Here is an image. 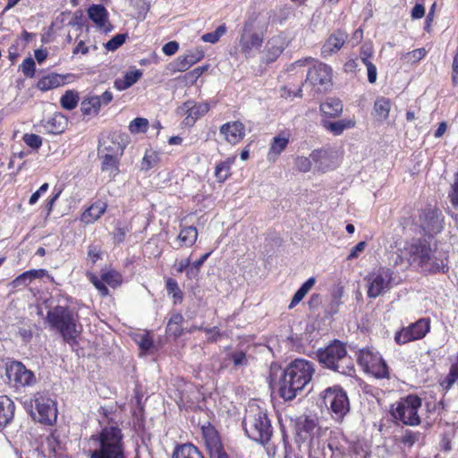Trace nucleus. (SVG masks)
Returning a JSON list of instances; mask_svg holds the SVG:
<instances>
[{
  "label": "nucleus",
  "instance_id": "50",
  "mask_svg": "<svg viewBox=\"0 0 458 458\" xmlns=\"http://www.w3.org/2000/svg\"><path fill=\"white\" fill-rule=\"evenodd\" d=\"M458 379V369L455 365H452L449 373L445 377V379L441 382V386L445 388L446 390H449L453 385L455 383V381Z\"/></svg>",
  "mask_w": 458,
  "mask_h": 458
},
{
  "label": "nucleus",
  "instance_id": "6",
  "mask_svg": "<svg viewBox=\"0 0 458 458\" xmlns=\"http://www.w3.org/2000/svg\"><path fill=\"white\" fill-rule=\"evenodd\" d=\"M247 437L253 441L265 445L272 436V426L266 411L260 407L250 406L242 421Z\"/></svg>",
  "mask_w": 458,
  "mask_h": 458
},
{
  "label": "nucleus",
  "instance_id": "11",
  "mask_svg": "<svg viewBox=\"0 0 458 458\" xmlns=\"http://www.w3.org/2000/svg\"><path fill=\"white\" fill-rule=\"evenodd\" d=\"M324 404L330 410L332 416L336 420H341L349 411L350 403L346 392L335 386L323 392Z\"/></svg>",
  "mask_w": 458,
  "mask_h": 458
},
{
  "label": "nucleus",
  "instance_id": "2",
  "mask_svg": "<svg viewBox=\"0 0 458 458\" xmlns=\"http://www.w3.org/2000/svg\"><path fill=\"white\" fill-rule=\"evenodd\" d=\"M401 259H405L411 266L419 267L424 272L445 273L446 257L444 253L432 250L426 239H413L400 250Z\"/></svg>",
  "mask_w": 458,
  "mask_h": 458
},
{
  "label": "nucleus",
  "instance_id": "30",
  "mask_svg": "<svg viewBox=\"0 0 458 458\" xmlns=\"http://www.w3.org/2000/svg\"><path fill=\"white\" fill-rule=\"evenodd\" d=\"M381 358L377 352L371 349H362L359 353L358 362L367 372L368 369L376 362H378Z\"/></svg>",
  "mask_w": 458,
  "mask_h": 458
},
{
  "label": "nucleus",
  "instance_id": "44",
  "mask_svg": "<svg viewBox=\"0 0 458 458\" xmlns=\"http://www.w3.org/2000/svg\"><path fill=\"white\" fill-rule=\"evenodd\" d=\"M165 286H166V290H167L168 293L172 294V296L174 298V302L175 304L181 303L183 299V293H182V290L179 288L177 282L173 278H169L166 281Z\"/></svg>",
  "mask_w": 458,
  "mask_h": 458
},
{
  "label": "nucleus",
  "instance_id": "5",
  "mask_svg": "<svg viewBox=\"0 0 458 458\" xmlns=\"http://www.w3.org/2000/svg\"><path fill=\"white\" fill-rule=\"evenodd\" d=\"M317 357L322 365L331 370L349 376L354 372L353 360L348 355L345 345L338 340H335L325 349L318 350Z\"/></svg>",
  "mask_w": 458,
  "mask_h": 458
},
{
  "label": "nucleus",
  "instance_id": "9",
  "mask_svg": "<svg viewBox=\"0 0 458 458\" xmlns=\"http://www.w3.org/2000/svg\"><path fill=\"white\" fill-rule=\"evenodd\" d=\"M420 407L421 399L417 395L409 394L392 404L390 411L394 420L405 425L417 426L420 423L418 414Z\"/></svg>",
  "mask_w": 458,
  "mask_h": 458
},
{
  "label": "nucleus",
  "instance_id": "38",
  "mask_svg": "<svg viewBox=\"0 0 458 458\" xmlns=\"http://www.w3.org/2000/svg\"><path fill=\"white\" fill-rule=\"evenodd\" d=\"M321 111L328 116L334 117L343 111V105L339 99L329 98L320 106Z\"/></svg>",
  "mask_w": 458,
  "mask_h": 458
},
{
  "label": "nucleus",
  "instance_id": "22",
  "mask_svg": "<svg viewBox=\"0 0 458 458\" xmlns=\"http://www.w3.org/2000/svg\"><path fill=\"white\" fill-rule=\"evenodd\" d=\"M290 142V135L284 131L272 139L270 148L267 156L268 162H276L279 155L286 148Z\"/></svg>",
  "mask_w": 458,
  "mask_h": 458
},
{
  "label": "nucleus",
  "instance_id": "24",
  "mask_svg": "<svg viewBox=\"0 0 458 458\" xmlns=\"http://www.w3.org/2000/svg\"><path fill=\"white\" fill-rule=\"evenodd\" d=\"M204 56L202 51H189L183 55H180L174 62V70L177 72H185L196 63L199 62Z\"/></svg>",
  "mask_w": 458,
  "mask_h": 458
},
{
  "label": "nucleus",
  "instance_id": "19",
  "mask_svg": "<svg viewBox=\"0 0 458 458\" xmlns=\"http://www.w3.org/2000/svg\"><path fill=\"white\" fill-rule=\"evenodd\" d=\"M209 110L208 103H195L193 101H187L178 107L177 113L182 115H186L184 123L191 126L195 122Z\"/></svg>",
  "mask_w": 458,
  "mask_h": 458
},
{
  "label": "nucleus",
  "instance_id": "39",
  "mask_svg": "<svg viewBox=\"0 0 458 458\" xmlns=\"http://www.w3.org/2000/svg\"><path fill=\"white\" fill-rule=\"evenodd\" d=\"M100 108L99 100L96 96L83 99L81 104V110L85 115H96Z\"/></svg>",
  "mask_w": 458,
  "mask_h": 458
},
{
  "label": "nucleus",
  "instance_id": "42",
  "mask_svg": "<svg viewBox=\"0 0 458 458\" xmlns=\"http://www.w3.org/2000/svg\"><path fill=\"white\" fill-rule=\"evenodd\" d=\"M391 104L388 98H379L374 105L375 112L379 119L385 120L388 117Z\"/></svg>",
  "mask_w": 458,
  "mask_h": 458
},
{
  "label": "nucleus",
  "instance_id": "41",
  "mask_svg": "<svg viewBox=\"0 0 458 458\" xmlns=\"http://www.w3.org/2000/svg\"><path fill=\"white\" fill-rule=\"evenodd\" d=\"M79 102V95L74 90H67L61 97L60 104L61 106L65 110H72L74 109Z\"/></svg>",
  "mask_w": 458,
  "mask_h": 458
},
{
  "label": "nucleus",
  "instance_id": "33",
  "mask_svg": "<svg viewBox=\"0 0 458 458\" xmlns=\"http://www.w3.org/2000/svg\"><path fill=\"white\" fill-rule=\"evenodd\" d=\"M173 458H203V455L193 445L184 444L175 449Z\"/></svg>",
  "mask_w": 458,
  "mask_h": 458
},
{
  "label": "nucleus",
  "instance_id": "48",
  "mask_svg": "<svg viewBox=\"0 0 458 458\" xmlns=\"http://www.w3.org/2000/svg\"><path fill=\"white\" fill-rule=\"evenodd\" d=\"M294 165L298 171L301 173H307L311 170L313 166V161L310 158V156L309 157L299 156L295 158Z\"/></svg>",
  "mask_w": 458,
  "mask_h": 458
},
{
  "label": "nucleus",
  "instance_id": "8",
  "mask_svg": "<svg viewBox=\"0 0 458 458\" xmlns=\"http://www.w3.org/2000/svg\"><path fill=\"white\" fill-rule=\"evenodd\" d=\"M412 223L423 236L434 238L443 232L445 216L440 209L428 206L419 210Z\"/></svg>",
  "mask_w": 458,
  "mask_h": 458
},
{
  "label": "nucleus",
  "instance_id": "10",
  "mask_svg": "<svg viewBox=\"0 0 458 458\" xmlns=\"http://www.w3.org/2000/svg\"><path fill=\"white\" fill-rule=\"evenodd\" d=\"M368 297L375 299L392 289L394 284V272L391 268L380 267L371 271L366 277Z\"/></svg>",
  "mask_w": 458,
  "mask_h": 458
},
{
  "label": "nucleus",
  "instance_id": "46",
  "mask_svg": "<svg viewBox=\"0 0 458 458\" xmlns=\"http://www.w3.org/2000/svg\"><path fill=\"white\" fill-rule=\"evenodd\" d=\"M228 356L235 368L246 367L249 364V359L246 353L242 351L232 352Z\"/></svg>",
  "mask_w": 458,
  "mask_h": 458
},
{
  "label": "nucleus",
  "instance_id": "36",
  "mask_svg": "<svg viewBox=\"0 0 458 458\" xmlns=\"http://www.w3.org/2000/svg\"><path fill=\"white\" fill-rule=\"evenodd\" d=\"M183 320V316L181 313L172 314L166 326V333L174 337L180 336L182 334V324Z\"/></svg>",
  "mask_w": 458,
  "mask_h": 458
},
{
  "label": "nucleus",
  "instance_id": "7",
  "mask_svg": "<svg viewBox=\"0 0 458 458\" xmlns=\"http://www.w3.org/2000/svg\"><path fill=\"white\" fill-rule=\"evenodd\" d=\"M47 321L51 328L57 330L68 343L75 341L81 332L75 315L67 307L56 306L48 310Z\"/></svg>",
  "mask_w": 458,
  "mask_h": 458
},
{
  "label": "nucleus",
  "instance_id": "18",
  "mask_svg": "<svg viewBox=\"0 0 458 458\" xmlns=\"http://www.w3.org/2000/svg\"><path fill=\"white\" fill-rule=\"evenodd\" d=\"M310 158L313 161L314 170L318 172H327L336 167V158L335 152L329 149L318 148L310 153Z\"/></svg>",
  "mask_w": 458,
  "mask_h": 458
},
{
  "label": "nucleus",
  "instance_id": "53",
  "mask_svg": "<svg viewBox=\"0 0 458 458\" xmlns=\"http://www.w3.org/2000/svg\"><path fill=\"white\" fill-rule=\"evenodd\" d=\"M20 69L26 77H33L35 74L34 60L31 57L25 58L20 65Z\"/></svg>",
  "mask_w": 458,
  "mask_h": 458
},
{
  "label": "nucleus",
  "instance_id": "62",
  "mask_svg": "<svg viewBox=\"0 0 458 458\" xmlns=\"http://www.w3.org/2000/svg\"><path fill=\"white\" fill-rule=\"evenodd\" d=\"M90 281L99 291L102 296H106L109 293L108 288L106 286V283L103 280H99L98 277L93 276H91Z\"/></svg>",
  "mask_w": 458,
  "mask_h": 458
},
{
  "label": "nucleus",
  "instance_id": "4",
  "mask_svg": "<svg viewBox=\"0 0 458 458\" xmlns=\"http://www.w3.org/2000/svg\"><path fill=\"white\" fill-rule=\"evenodd\" d=\"M315 372L313 363L296 359L284 369L279 382V394L285 401L293 400L310 382Z\"/></svg>",
  "mask_w": 458,
  "mask_h": 458
},
{
  "label": "nucleus",
  "instance_id": "64",
  "mask_svg": "<svg viewBox=\"0 0 458 458\" xmlns=\"http://www.w3.org/2000/svg\"><path fill=\"white\" fill-rule=\"evenodd\" d=\"M178 48L179 45L177 42L170 41L164 45L162 50L166 55H173L177 52Z\"/></svg>",
  "mask_w": 458,
  "mask_h": 458
},
{
  "label": "nucleus",
  "instance_id": "52",
  "mask_svg": "<svg viewBox=\"0 0 458 458\" xmlns=\"http://www.w3.org/2000/svg\"><path fill=\"white\" fill-rule=\"evenodd\" d=\"M157 155L154 151L146 152L141 162L142 170H149L153 168L157 163Z\"/></svg>",
  "mask_w": 458,
  "mask_h": 458
},
{
  "label": "nucleus",
  "instance_id": "63",
  "mask_svg": "<svg viewBox=\"0 0 458 458\" xmlns=\"http://www.w3.org/2000/svg\"><path fill=\"white\" fill-rule=\"evenodd\" d=\"M204 332L206 333L208 341L209 342H216L220 336V331L216 327L211 328L206 327Z\"/></svg>",
  "mask_w": 458,
  "mask_h": 458
},
{
  "label": "nucleus",
  "instance_id": "15",
  "mask_svg": "<svg viewBox=\"0 0 458 458\" xmlns=\"http://www.w3.org/2000/svg\"><path fill=\"white\" fill-rule=\"evenodd\" d=\"M6 376L9 382H13L16 387L29 386L35 382L32 371L27 369L20 361H13L6 367Z\"/></svg>",
  "mask_w": 458,
  "mask_h": 458
},
{
  "label": "nucleus",
  "instance_id": "49",
  "mask_svg": "<svg viewBox=\"0 0 458 458\" xmlns=\"http://www.w3.org/2000/svg\"><path fill=\"white\" fill-rule=\"evenodd\" d=\"M127 37V34H116L105 44V47L108 51H114L118 49L125 42Z\"/></svg>",
  "mask_w": 458,
  "mask_h": 458
},
{
  "label": "nucleus",
  "instance_id": "26",
  "mask_svg": "<svg viewBox=\"0 0 458 458\" xmlns=\"http://www.w3.org/2000/svg\"><path fill=\"white\" fill-rule=\"evenodd\" d=\"M106 210V204L98 200L87 208L81 215V221L85 224H92L98 220Z\"/></svg>",
  "mask_w": 458,
  "mask_h": 458
},
{
  "label": "nucleus",
  "instance_id": "61",
  "mask_svg": "<svg viewBox=\"0 0 458 458\" xmlns=\"http://www.w3.org/2000/svg\"><path fill=\"white\" fill-rule=\"evenodd\" d=\"M367 246L366 242H360L356 244L350 251L347 256V260L357 259L360 253H362Z\"/></svg>",
  "mask_w": 458,
  "mask_h": 458
},
{
  "label": "nucleus",
  "instance_id": "14",
  "mask_svg": "<svg viewBox=\"0 0 458 458\" xmlns=\"http://www.w3.org/2000/svg\"><path fill=\"white\" fill-rule=\"evenodd\" d=\"M430 330V321L428 318H420L415 323L406 327H403L396 332L394 341L398 344H405L411 341L422 339Z\"/></svg>",
  "mask_w": 458,
  "mask_h": 458
},
{
  "label": "nucleus",
  "instance_id": "34",
  "mask_svg": "<svg viewBox=\"0 0 458 458\" xmlns=\"http://www.w3.org/2000/svg\"><path fill=\"white\" fill-rule=\"evenodd\" d=\"M235 157H228L218 163L215 169V176L219 182H224L230 175L232 165L235 161Z\"/></svg>",
  "mask_w": 458,
  "mask_h": 458
},
{
  "label": "nucleus",
  "instance_id": "59",
  "mask_svg": "<svg viewBox=\"0 0 458 458\" xmlns=\"http://www.w3.org/2000/svg\"><path fill=\"white\" fill-rule=\"evenodd\" d=\"M32 282L31 278H30V276L28 274V271L22 273L19 276H17L13 282L12 285L14 288L21 287V286H27Z\"/></svg>",
  "mask_w": 458,
  "mask_h": 458
},
{
  "label": "nucleus",
  "instance_id": "54",
  "mask_svg": "<svg viewBox=\"0 0 458 458\" xmlns=\"http://www.w3.org/2000/svg\"><path fill=\"white\" fill-rule=\"evenodd\" d=\"M102 280L108 285L115 287L121 283V276L117 272L111 270L102 275Z\"/></svg>",
  "mask_w": 458,
  "mask_h": 458
},
{
  "label": "nucleus",
  "instance_id": "12",
  "mask_svg": "<svg viewBox=\"0 0 458 458\" xmlns=\"http://www.w3.org/2000/svg\"><path fill=\"white\" fill-rule=\"evenodd\" d=\"M333 70L327 64L317 62L307 73V81L318 93L328 91L332 85Z\"/></svg>",
  "mask_w": 458,
  "mask_h": 458
},
{
  "label": "nucleus",
  "instance_id": "35",
  "mask_svg": "<svg viewBox=\"0 0 458 458\" xmlns=\"http://www.w3.org/2000/svg\"><path fill=\"white\" fill-rule=\"evenodd\" d=\"M355 123L352 120L343 119L335 122H326L324 127L334 135H340L344 130L352 128Z\"/></svg>",
  "mask_w": 458,
  "mask_h": 458
},
{
  "label": "nucleus",
  "instance_id": "37",
  "mask_svg": "<svg viewBox=\"0 0 458 458\" xmlns=\"http://www.w3.org/2000/svg\"><path fill=\"white\" fill-rule=\"evenodd\" d=\"M198 238V231L194 226H186L182 228L178 235V240L182 245L186 247L192 246Z\"/></svg>",
  "mask_w": 458,
  "mask_h": 458
},
{
  "label": "nucleus",
  "instance_id": "25",
  "mask_svg": "<svg viewBox=\"0 0 458 458\" xmlns=\"http://www.w3.org/2000/svg\"><path fill=\"white\" fill-rule=\"evenodd\" d=\"M14 403L5 395L0 396V429L5 428L13 419Z\"/></svg>",
  "mask_w": 458,
  "mask_h": 458
},
{
  "label": "nucleus",
  "instance_id": "29",
  "mask_svg": "<svg viewBox=\"0 0 458 458\" xmlns=\"http://www.w3.org/2000/svg\"><path fill=\"white\" fill-rule=\"evenodd\" d=\"M100 157L103 159L102 172L106 173L110 180L114 179L119 174V157L110 154H103Z\"/></svg>",
  "mask_w": 458,
  "mask_h": 458
},
{
  "label": "nucleus",
  "instance_id": "1",
  "mask_svg": "<svg viewBox=\"0 0 458 458\" xmlns=\"http://www.w3.org/2000/svg\"><path fill=\"white\" fill-rule=\"evenodd\" d=\"M124 436L117 425H107L88 439L87 458H127Z\"/></svg>",
  "mask_w": 458,
  "mask_h": 458
},
{
  "label": "nucleus",
  "instance_id": "13",
  "mask_svg": "<svg viewBox=\"0 0 458 458\" xmlns=\"http://www.w3.org/2000/svg\"><path fill=\"white\" fill-rule=\"evenodd\" d=\"M34 403L38 412L35 419L40 423L53 425L57 419V409L55 401L44 393H37L34 396Z\"/></svg>",
  "mask_w": 458,
  "mask_h": 458
},
{
  "label": "nucleus",
  "instance_id": "3",
  "mask_svg": "<svg viewBox=\"0 0 458 458\" xmlns=\"http://www.w3.org/2000/svg\"><path fill=\"white\" fill-rule=\"evenodd\" d=\"M368 454L362 443H350L340 432H330L327 441H311L310 458H367Z\"/></svg>",
  "mask_w": 458,
  "mask_h": 458
},
{
  "label": "nucleus",
  "instance_id": "16",
  "mask_svg": "<svg viewBox=\"0 0 458 458\" xmlns=\"http://www.w3.org/2000/svg\"><path fill=\"white\" fill-rule=\"evenodd\" d=\"M252 23L246 21L240 38L241 51L246 57H250L258 51L263 43V37L257 32H250Z\"/></svg>",
  "mask_w": 458,
  "mask_h": 458
},
{
  "label": "nucleus",
  "instance_id": "55",
  "mask_svg": "<svg viewBox=\"0 0 458 458\" xmlns=\"http://www.w3.org/2000/svg\"><path fill=\"white\" fill-rule=\"evenodd\" d=\"M420 434L419 432H413L411 430H406L401 438V443L405 446H412L420 438Z\"/></svg>",
  "mask_w": 458,
  "mask_h": 458
},
{
  "label": "nucleus",
  "instance_id": "43",
  "mask_svg": "<svg viewBox=\"0 0 458 458\" xmlns=\"http://www.w3.org/2000/svg\"><path fill=\"white\" fill-rule=\"evenodd\" d=\"M367 373L371 374L377 378H386L388 377L389 375L388 367L382 358L378 362L372 365L371 368L368 369Z\"/></svg>",
  "mask_w": 458,
  "mask_h": 458
},
{
  "label": "nucleus",
  "instance_id": "47",
  "mask_svg": "<svg viewBox=\"0 0 458 458\" xmlns=\"http://www.w3.org/2000/svg\"><path fill=\"white\" fill-rule=\"evenodd\" d=\"M148 128V121L146 118L138 117L133 119L129 125L131 133L146 132Z\"/></svg>",
  "mask_w": 458,
  "mask_h": 458
},
{
  "label": "nucleus",
  "instance_id": "58",
  "mask_svg": "<svg viewBox=\"0 0 458 458\" xmlns=\"http://www.w3.org/2000/svg\"><path fill=\"white\" fill-rule=\"evenodd\" d=\"M362 62L367 67L368 81L370 83L376 82V81H377V67L371 62H369V60H368L366 57L362 58Z\"/></svg>",
  "mask_w": 458,
  "mask_h": 458
},
{
  "label": "nucleus",
  "instance_id": "23",
  "mask_svg": "<svg viewBox=\"0 0 458 458\" xmlns=\"http://www.w3.org/2000/svg\"><path fill=\"white\" fill-rule=\"evenodd\" d=\"M347 35L343 31L332 34L321 48V55L326 58L339 51L345 43Z\"/></svg>",
  "mask_w": 458,
  "mask_h": 458
},
{
  "label": "nucleus",
  "instance_id": "60",
  "mask_svg": "<svg viewBox=\"0 0 458 458\" xmlns=\"http://www.w3.org/2000/svg\"><path fill=\"white\" fill-rule=\"evenodd\" d=\"M449 199L453 206L458 207V172L455 174L454 182L449 192Z\"/></svg>",
  "mask_w": 458,
  "mask_h": 458
},
{
  "label": "nucleus",
  "instance_id": "17",
  "mask_svg": "<svg viewBox=\"0 0 458 458\" xmlns=\"http://www.w3.org/2000/svg\"><path fill=\"white\" fill-rule=\"evenodd\" d=\"M87 14L98 30L106 34L113 30L114 27L109 21V13L103 4H93L89 5L87 9Z\"/></svg>",
  "mask_w": 458,
  "mask_h": 458
},
{
  "label": "nucleus",
  "instance_id": "56",
  "mask_svg": "<svg viewBox=\"0 0 458 458\" xmlns=\"http://www.w3.org/2000/svg\"><path fill=\"white\" fill-rule=\"evenodd\" d=\"M24 142L31 148L38 149L42 145V139L40 136L33 133H26L23 136Z\"/></svg>",
  "mask_w": 458,
  "mask_h": 458
},
{
  "label": "nucleus",
  "instance_id": "40",
  "mask_svg": "<svg viewBox=\"0 0 458 458\" xmlns=\"http://www.w3.org/2000/svg\"><path fill=\"white\" fill-rule=\"evenodd\" d=\"M203 436L206 441V445L209 450V453L211 452L212 449L221 447L222 445L219 437L214 428H203Z\"/></svg>",
  "mask_w": 458,
  "mask_h": 458
},
{
  "label": "nucleus",
  "instance_id": "31",
  "mask_svg": "<svg viewBox=\"0 0 458 458\" xmlns=\"http://www.w3.org/2000/svg\"><path fill=\"white\" fill-rule=\"evenodd\" d=\"M65 123L66 121L64 115L55 114L53 117L45 121L42 126L47 132L57 134L64 131Z\"/></svg>",
  "mask_w": 458,
  "mask_h": 458
},
{
  "label": "nucleus",
  "instance_id": "51",
  "mask_svg": "<svg viewBox=\"0 0 458 458\" xmlns=\"http://www.w3.org/2000/svg\"><path fill=\"white\" fill-rule=\"evenodd\" d=\"M206 70L207 66H199L193 69L192 71L185 73V75L183 76L185 83L187 85L194 84Z\"/></svg>",
  "mask_w": 458,
  "mask_h": 458
},
{
  "label": "nucleus",
  "instance_id": "32",
  "mask_svg": "<svg viewBox=\"0 0 458 458\" xmlns=\"http://www.w3.org/2000/svg\"><path fill=\"white\" fill-rule=\"evenodd\" d=\"M123 153V146L114 140H103L98 147V156L103 157V154H110L113 157H120Z\"/></svg>",
  "mask_w": 458,
  "mask_h": 458
},
{
  "label": "nucleus",
  "instance_id": "27",
  "mask_svg": "<svg viewBox=\"0 0 458 458\" xmlns=\"http://www.w3.org/2000/svg\"><path fill=\"white\" fill-rule=\"evenodd\" d=\"M65 84V76L58 73H50L42 77L37 84L41 91H47Z\"/></svg>",
  "mask_w": 458,
  "mask_h": 458
},
{
  "label": "nucleus",
  "instance_id": "21",
  "mask_svg": "<svg viewBox=\"0 0 458 458\" xmlns=\"http://www.w3.org/2000/svg\"><path fill=\"white\" fill-rule=\"evenodd\" d=\"M220 133L228 143L235 145L244 138L245 126L239 121L229 122L221 126Z\"/></svg>",
  "mask_w": 458,
  "mask_h": 458
},
{
  "label": "nucleus",
  "instance_id": "45",
  "mask_svg": "<svg viewBox=\"0 0 458 458\" xmlns=\"http://www.w3.org/2000/svg\"><path fill=\"white\" fill-rule=\"evenodd\" d=\"M227 28L225 24L219 25L216 30L202 35L201 39L204 42L215 44L219 41L222 36L226 33Z\"/></svg>",
  "mask_w": 458,
  "mask_h": 458
},
{
  "label": "nucleus",
  "instance_id": "57",
  "mask_svg": "<svg viewBox=\"0 0 458 458\" xmlns=\"http://www.w3.org/2000/svg\"><path fill=\"white\" fill-rule=\"evenodd\" d=\"M136 341L140 349H142L143 351H148L153 345L152 339L150 338L148 334L139 335Z\"/></svg>",
  "mask_w": 458,
  "mask_h": 458
},
{
  "label": "nucleus",
  "instance_id": "28",
  "mask_svg": "<svg viewBox=\"0 0 458 458\" xmlns=\"http://www.w3.org/2000/svg\"><path fill=\"white\" fill-rule=\"evenodd\" d=\"M142 76L140 69H134L125 72L123 78L114 81V87L120 90H125L134 85Z\"/></svg>",
  "mask_w": 458,
  "mask_h": 458
},
{
  "label": "nucleus",
  "instance_id": "20",
  "mask_svg": "<svg viewBox=\"0 0 458 458\" xmlns=\"http://www.w3.org/2000/svg\"><path fill=\"white\" fill-rule=\"evenodd\" d=\"M318 424L317 420L313 418L310 417H301L296 424V431L299 437L306 440L309 437H310V442L312 440H320V441H327L328 439H321L319 437H314L315 432L318 430ZM311 451V443L310 444V452Z\"/></svg>",
  "mask_w": 458,
  "mask_h": 458
}]
</instances>
